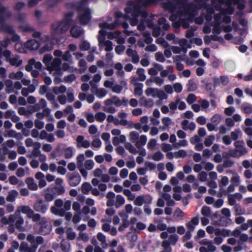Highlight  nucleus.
Returning a JSON list of instances; mask_svg holds the SVG:
<instances>
[{"label": "nucleus", "mask_w": 252, "mask_h": 252, "mask_svg": "<svg viewBox=\"0 0 252 252\" xmlns=\"http://www.w3.org/2000/svg\"><path fill=\"white\" fill-rule=\"evenodd\" d=\"M19 56H15V57L10 58L7 61L11 65L19 66L22 63V60H19Z\"/></svg>", "instance_id": "4be33fe9"}, {"label": "nucleus", "mask_w": 252, "mask_h": 252, "mask_svg": "<svg viewBox=\"0 0 252 252\" xmlns=\"http://www.w3.org/2000/svg\"><path fill=\"white\" fill-rule=\"evenodd\" d=\"M92 92L94 93L99 98H102L107 94L106 90L104 88L97 89L96 86L92 87Z\"/></svg>", "instance_id": "f3484780"}, {"label": "nucleus", "mask_w": 252, "mask_h": 252, "mask_svg": "<svg viewBox=\"0 0 252 252\" xmlns=\"http://www.w3.org/2000/svg\"><path fill=\"white\" fill-rule=\"evenodd\" d=\"M92 189L91 185L88 182H85L81 186V190L84 194H88Z\"/></svg>", "instance_id": "bb28decb"}, {"label": "nucleus", "mask_w": 252, "mask_h": 252, "mask_svg": "<svg viewBox=\"0 0 252 252\" xmlns=\"http://www.w3.org/2000/svg\"><path fill=\"white\" fill-rule=\"evenodd\" d=\"M188 90L189 92L194 91L197 89L195 83L191 80H189L187 84Z\"/></svg>", "instance_id": "4d7b16f0"}, {"label": "nucleus", "mask_w": 252, "mask_h": 252, "mask_svg": "<svg viewBox=\"0 0 252 252\" xmlns=\"http://www.w3.org/2000/svg\"><path fill=\"white\" fill-rule=\"evenodd\" d=\"M67 238L68 240H73L76 237V234L74 232L72 231V228H68L66 230Z\"/></svg>", "instance_id": "603ef678"}, {"label": "nucleus", "mask_w": 252, "mask_h": 252, "mask_svg": "<svg viewBox=\"0 0 252 252\" xmlns=\"http://www.w3.org/2000/svg\"><path fill=\"white\" fill-rule=\"evenodd\" d=\"M163 155L160 151H158L153 155L152 159L155 161H159L163 159Z\"/></svg>", "instance_id": "ea45409f"}, {"label": "nucleus", "mask_w": 252, "mask_h": 252, "mask_svg": "<svg viewBox=\"0 0 252 252\" xmlns=\"http://www.w3.org/2000/svg\"><path fill=\"white\" fill-rule=\"evenodd\" d=\"M178 3L184 7V12L189 15L192 16L197 11L195 4L192 2H187L185 0H179Z\"/></svg>", "instance_id": "39448f33"}, {"label": "nucleus", "mask_w": 252, "mask_h": 252, "mask_svg": "<svg viewBox=\"0 0 252 252\" xmlns=\"http://www.w3.org/2000/svg\"><path fill=\"white\" fill-rule=\"evenodd\" d=\"M147 137L145 135H142L140 137L139 140L136 141L135 146L138 149H140L141 147L144 146L147 142Z\"/></svg>", "instance_id": "5701e85b"}, {"label": "nucleus", "mask_w": 252, "mask_h": 252, "mask_svg": "<svg viewBox=\"0 0 252 252\" xmlns=\"http://www.w3.org/2000/svg\"><path fill=\"white\" fill-rule=\"evenodd\" d=\"M51 212L55 215L63 217V208L55 207H51Z\"/></svg>", "instance_id": "c756f323"}, {"label": "nucleus", "mask_w": 252, "mask_h": 252, "mask_svg": "<svg viewBox=\"0 0 252 252\" xmlns=\"http://www.w3.org/2000/svg\"><path fill=\"white\" fill-rule=\"evenodd\" d=\"M48 207V204L42 199H38L33 205V208L36 212H40L42 214L45 213Z\"/></svg>", "instance_id": "0eeeda50"}, {"label": "nucleus", "mask_w": 252, "mask_h": 252, "mask_svg": "<svg viewBox=\"0 0 252 252\" xmlns=\"http://www.w3.org/2000/svg\"><path fill=\"white\" fill-rule=\"evenodd\" d=\"M156 95L160 99H164L167 98V94L161 90L156 89Z\"/></svg>", "instance_id": "a19ab883"}, {"label": "nucleus", "mask_w": 252, "mask_h": 252, "mask_svg": "<svg viewBox=\"0 0 252 252\" xmlns=\"http://www.w3.org/2000/svg\"><path fill=\"white\" fill-rule=\"evenodd\" d=\"M230 231L228 229H216L215 235L217 236H219L220 235L222 236L223 237H226L230 235Z\"/></svg>", "instance_id": "393cba45"}, {"label": "nucleus", "mask_w": 252, "mask_h": 252, "mask_svg": "<svg viewBox=\"0 0 252 252\" xmlns=\"http://www.w3.org/2000/svg\"><path fill=\"white\" fill-rule=\"evenodd\" d=\"M24 220L22 217H18V218L16 220V222H15L16 228L20 231H23L24 229V227H23V224H24Z\"/></svg>", "instance_id": "b1692460"}, {"label": "nucleus", "mask_w": 252, "mask_h": 252, "mask_svg": "<svg viewBox=\"0 0 252 252\" xmlns=\"http://www.w3.org/2000/svg\"><path fill=\"white\" fill-rule=\"evenodd\" d=\"M73 155V150L71 147L67 148L64 149V156L65 158H69L72 157Z\"/></svg>", "instance_id": "5fc2aeb1"}, {"label": "nucleus", "mask_w": 252, "mask_h": 252, "mask_svg": "<svg viewBox=\"0 0 252 252\" xmlns=\"http://www.w3.org/2000/svg\"><path fill=\"white\" fill-rule=\"evenodd\" d=\"M125 202L124 197L121 195H117L116 196V201L115 203V206L117 208L120 207L121 206L123 205Z\"/></svg>", "instance_id": "2f4dec72"}, {"label": "nucleus", "mask_w": 252, "mask_h": 252, "mask_svg": "<svg viewBox=\"0 0 252 252\" xmlns=\"http://www.w3.org/2000/svg\"><path fill=\"white\" fill-rule=\"evenodd\" d=\"M47 191L52 192L56 197L57 195L63 193V187L62 186H50L47 189Z\"/></svg>", "instance_id": "ddd939ff"}, {"label": "nucleus", "mask_w": 252, "mask_h": 252, "mask_svg": "<svg viewBox=\"0 0 252 252\" xmlns=\"http://www.w3.org/2000/svg\"><path fill=\"white\" fill-rule=\"evenodd\" d=\"M53 48V45L50 42L46 43L44 46H43L39 50L40 54H43L46 51H49L52 50Z\"/></svg>", "instance_id": "7c9ffc66"}, {"label": "nucleus", "mask_w": 252, "mask_h": 252, "mask_svg": "<svg viewBox=\"0 0 252 252\" xmlns=\"http://www.w3.org/2000/svg\"><path fill=\"white\" fill-rule=\"evenodd\" d=\"M76 159L78 167H82V166H83V161L85 160V157L84 154H79L77 156Z\"/></svg>", "instance_id": "c03bdc74"}, {"label": "nucleus", "mask_w": 252, "mask_h": 252, "mask_svg": "<svg viewBox=\"0 0 252 252\" xmlns=\"http://www.w3.org/2000/svg\"><path fill=\"white\" fill-rule=\"evenodd\" d=\"M215 139V137L213 135L208 136L205 139L204 144L207 147L210 146L213 142V140Z\"/></svg>", "instance_id": "09e8293b"}, {"label": "nucleus", "mask_w": 252, "mask_h": 252, "mask_svg": "<svg viewBox=\"0 0 252 252\" xmlns=\"http://www.w3.org/2000/svg\"><path fill=\"white\" fill-rule=\"evenodd\" d=\"M78 65L81 68L80 72H84L87 69V63L83 59L80 60L78 63Z\"/></svg>", "instance_id": "6e6d98bb"}, {"label": "nucleus", "mask_w": 252, "mask_h": 252, "mask_svg": "<svg viewBox=\"0 0 252 252\" xmlns=\"http://www.w3.org/2000/svg\"><path fill=\"white\" fill-rule=\"evenodd\" d=\"M162 246L163 248V252H171L172 251L170 244L168 241H163L162 243Z\"/></svg>", "instance_id": "58836bf2"}, {"label": "nucleus", "mask_w": 252, "mask_h": 252, "mask_svg": "<svg viewBox=\"0 0 252 252\" xmlns=\"http://www.w3.org/2000/svg\"><path fill=\"white\" fill-rule=\"evenodd\" d=\"M87 0H80L76 2H71L70 6L72 9L76 10L79 13L85 11L87 8Z\"/></svg>", "instance_id": "1a4fd4ad"}, {"label": "nucleus", "mask_w": 252, "mask_h": 252, "mask_svg": "<svg viewBox=\"0 0 252 252\" xmlns=\"http://www.w3.org/2000/svg\"><path fill=\"white\" fill-rule=\"evenodd\" d=\"M40 227L39 229V233L46 235L49 234L52 230L51 224L46 220L45 218H42L40 222Z\"/></svg>", "instance_id": "423d86ee"}, {"label": "nucleus", "mask_w": 252, "mask_h": 252, "mask_svg": "<svg viewBox=\"0 0 252 252\" xmlns=\"http://www.w3.org/2000/svg\"><path fill=\"white\" fill-rule=\"evenodd\" d=\"M53 38L58 42L63 37V21H58L53 23L51 27Z\"/></svg>", "instance_id": "7ed1b4c3"}, {"label": "nucleus", "mask_w": 252, "mask_h": 252, "mask_svg": "<svg viewBox=\"0 0 252 252\" xmlns=\"http://www.w3.org/2000/svg\"><path fill=\"white\" fill-rule=\"evenodd\" d=\"M201 214L205 217H209L211 215V210L210 207L207 206H204L201 209Z\"/></svg>", "instance_id": "37998d69"}, {"label": "nucleus", "mask_w": 252, "mask_h": 252, "mask_svg": "<svg viewBox=\"0 0 252 252\" xmlns=\"http://www.w3.org/2000/svg\"><path fill=\"white\" fill-rule=\"evenodd\" d=\"M141 6L139 4H135L132 1H128L127 6L125 8V12L128 14H131L133 19L130 22V25L135 26L138 23L137 17L141 13Z\"/></svg>", "instance_id": "f03ea898"}, {"label": "nucleus", "mask_w": 252, "mask_h": 252, "mask_svg": "<svg viewBox=\"0 0 252 252\" xmlns=\"http://www.w3.org/2000/svg\"><path fill=\"white\" fill-rule=\"evenodd\" d=\"M11 15V12L0 2V22H5Z\"/></svg>", "instance_id": "9d476101"}, {"label": "nucleus", "mask_w": 252, "mask_h": 252, "mask_svg": "<svg viewBox=\"0 0 252 252\" xmlns=\"http://www.w3.org/2000/svg\"><path fill=\"white\" fill-rule=\"evenodd\" d=\"M241 107L244 113L246 114H251L252 113V104L244 103L242 104Z\"/></svg>", "instance_id": "cd10ccee"}, {"label": "nucleus", "mask_w": 252, "mask_h": 252, "mask_svg": "<svg viewBox=\"0 0 252 252\" xmlns=\"http://www.w3.org/2000/svg\"><path fill=\"white\" fill-rule=\"evenodd\" d=\"M1 26L0 27V31H2L5 33H9L11 34V33H14V32L15 30L13 29V28L12 26L7 25L5 23V22H0Z\"/></svg>", "instance_id": "2eb2a0df"}, {"label": "nucleus", "mask_w": 252, "mask_h": 252, "mask_svg": "<svg viewBox=\"0 0 252 252\" xmlns=\"http://www.w3.org/2000/svg\"><path fill=\"white\" fill-rule=\"evenodd\" d=\"M90 47V43L87 41H83L79 45V48L81 51H86L89 49Z\"/></svg>", "instance_id": "79ce46f5"}, {"label": "nucleus", "mask_w": 252, "mask_h": 252, "mask_svg": "<svg viewBox=\"0 0 252 252\" xmlns=\"http://www.w3.org/2000/svg\"><path fill=\"white\" fill-rule=\"evenodd\" d=\"M84 166L86 169L91 170L94 166V162L92 159H88L85 161Z\"/></svg>", "instance_id": "8fccbe9b"}, {"label": "nucleus", "mask_w": 252, "mask_h": 252, "mask_svg": "<svg viewBox=\"0 0 252 252\" xmlns=\"http://www.w3.org/2000/svg\"><path fill=\"white\" fill-rule=\"evenodd\" d=\"M125 216L126 217L122 220V224L118 227V230L120 232H123L129 226V221L127 220V216L126 215Z\"/></svg>", "instance_id": "c85d7f7f"}, {"label": "nucleus", "mask_w": 252, "mask_h": 252, "mask_svg": "<svg viewBox=\"0 0 252 252\" xmlns=\"http://www.w3.org/2000/svg\"><path fill=\"white\" fill-rule=\"evenodd\" d=\"M187 156V152L184 150H180L178 152L175 153V157L176 158H184Z\"/></svg>", "instance_id": "052dcab7"}, {"label": "nucleus", "mask_w": 252, "mask_h": 252, "mask_svg": "<svg viewBox=\"0 0 252 252\" xmlns=\"http://www.w3.org/2000/svg\"><path fill=\"white\" fill-rule=\"evenodd\" d=\"M178 240V236L177 234H172L170 235L169 237V241L168 242L170 243V244L172 245H175Z\"/></svg>", "instance_id": "864d4df0"}, {"label": "nucleus", "mask_w": 252, "mask_h": 252, "mask_svg": "<svg viewBox=\"0 0 252 252\" xmlns=\"http://www.w3.org/2000/svg\"><path fill=\"white\" fill-rule=\"evenodd\" d=\"M156 60L159 62L163 63L165 61L163 54L161 52H157L155 54Z\"/></svg>", "instance_id": "680f3d73"}, {"label": "nucleus", "mask_w": 252, "mask_h": 252, "mask_svg": "<svg viewBox=\"0 0 252 252\" xmlns=\"http://www.w3.org/2000/svg\"><path fill=\"white\" fill-rule=\"evenodd\" d=\"M220 22L215 23L214 25L213 32V33L219 34L221 32V28L220 26Z\"/></svg>", "instance_id": "de8ad7c7"}, {"label": "nucleus", "mask_w": 252, "mask_h": 252, "mask_svg": "<svg viewBox=\"0 0 252 252\" xmlns=\"http://www.w3.org/2000/svg\"><path fill=\"white\" fill-rule=\"evenodd\" d=\"M105 46V51L106 52H110L113 49V43L110 40H106L104 42V43L102 45V46Z\"/></svg>", "instance_id": "a18cd8bd"}, {"label": "nucleus", "mask_w": 252, "mask_h": 252, "mask_svg": "<svg viewBox=\"0 0 252 252\" xmlns=\"http://www.w3.org/2000/svg\"><path fill=\"white\" fill-rule=\"evenodd\" d=\"M231 222V220L230 218H227L224 216L220 217L219 220L217 221V223L219 225L222 226H227Z\"/></svg>", "instance_id": "aec40b11"}, {"label": "nucleus", "mask_w": 252, "mask_h": 252, "mask_svg": "<svg viewBox=\"0 0 252 252\" xmlns=\"http://www.w3.org/2000/svg\"><path fill=\"white\" fill-rule=\"evenodd\" d=\"M76 79V76L74 74H71L64 77V82L71 83Z\"/></svg>", "instance_id": "338daca9"}, {"label": "nucleus", "mask_w": 252, "mask_h": 252, "mask_svg": "<svg viewBox=\"0 0 252 252\" xmlns=\"http://www.w3.org/2000/svg\"><path fill=\"white\" fill-rule=\"evenodd\" d=\"M241 133V131L239 129H236L235 131L231 132V138L234 141H236L238 138L239 134Z\"/></svg>", "instance_id": "0e129e2a"}, {"label": "nucleus", "mask_w": 252, "mask_h": 252, "mask_svg": "<svg viewBox=\"0 0 252 252\" xmlns=\"http://www.w3.org/2000/svg\"><path fill=\"white\" fill-rule=\"evenodd\" d=\"M74 100V94L72 92H68L67 93V97H66L64 95V104L65 103L66 100L71 103L73 102Z\"/></svg>", "instance_id": "49530a36"}, {"label": "nucleus", "mask_w": 252, "mask_h": 252, "mask_svg": "<svg viewBox=\"0 0 252 252\" xmlns=\"http://www.w3.org/2000/svg\"><path fill=\"white\" fill-rule=\"evenodd\" d=\"M145 94L147 96L152 95L155 97L156 96V89L148 88L145 91Z\"/></svg>", "instance_id": "bf43d9fd"}, {"label": "nucleus", "mask_w": 252, "mask_h": 252, "mask_svg": "<svg viewBox=\"0 0 252 252\" xmlns=\"http://www.w3.org/2000/svg\"><path fill=\"white\" fill-rule=\"evenodd\" d=\"M163 7L166 10H168L170 11H173L175 9L176 7V5L175 3L171 1H168L167 2L163 3Z\"/></svg>", "instance_id": "a878e982"}, {"label": "nucleus", "mask_w": 252, "mask_h": 252, "mask_svg": "<svg viewBox=\"0 0 252 252\" xmlns=\"http://www.w3.org/2000/svg\"><path fill=\"white\" fill-rule=\"evenodd\" d=\"M196 97L195 94H190L188 95L187 98V102L189 104H191L196 100Z\"/></svg>", "instance_id": "774afa93"}, {"label": "nucleus", "mask_w": 252, "mask_h": 252, "mask_svg": "<svg viewBox=\"0 0 252 252\" xmlns=\"http://www.w3.org/2000/svg\"><path fill=\"white\" fill-rule=\"evenodd\" d=\"M143 36L144 37V42L146 44H149L152 42L153 39L149 32L145 33Z\"/></svg>", "instance_id": "13d9d810"}, {"label": "nucleus", "mask_w": 252, "mask_h": 252, "mask_svg": "<svg viewBox=\"0 0 252 252\" xmlns=\"http://www.w3.org/2000/svg\"><path fill=\"white\" fill-rule=\"evenodd\" d=\"M53 56L50 54H46L44 55L42 62L46 66L47 69L52 71L55 70L54 75L55 78L54 82L55 83H59L61 82V64L62 61L60 58H55L52 61Z\"/></svg>", "instance_id": "f257e3e1"}, {"label": "nucleus", "mask_w": 252, "mask_h": 252, "mask_svg": "<svg viewBox=\"0 0 252 252\" xmlns=\"http://www.w3.org/2000/svg\"><path fill=\"white\" fill-rule=\"evenodd\" d=\"M145 70L142 68H138L136 73L138 76V80L141 81H144L146 79V75H145Z\"/></svg>", "instance_id": "473e14b6"}, {"label": "nucleus", "mask_w": 252, "mask_h": 252, "mask_svg": "<svg viewBox=\"0 0 252 252\" xmlns=\"http://www.w3.org/2000/svg\"><path fill=\"white\" fill-rule=\"evenodd\" d=\"M125 147L130 153L132 154H136L138 153L136 149L130 143H126L125 144Z\"/></svg>", "instance_id": "e433bc0d"}, {"label": "nucleus", "mask_w": 252, "mask_h": 252, "mask_svg": "<svg viewBox=\"0 0 252 252\" xmlns=\"http://www.w3.org/2000/svg\"><path fill=\"white\" fill-rule=\"evenodd\" d=\"M220 120L221 117L219 114H215L211 119V122L215 125H218L220 122Z\"/></svg>", "instance_id": "3c124183"}, {"label": "nucleus", "mask_w": 252, "mask_h": 252, "mask_svg": "<svg viewBox=\"0 0 252 252\" xmlns=\"http://www.w3.org/2000/svg\"><path fill=\"white\" fill-rule=\"evenodd\" d=\"M26 47L30 50H37L40 46L39 43L35 39H31L27 41Z\"/></svg>", "instance_id": "f8f14e48"}, {"label": "nucleus", "mask_w": 252, "mask_h": 252, "mask_svg": "<svg viewBox=\"0 0 252 252\" xmlns=\"http://www.w3.org/2000/svg\"><path fill=\"white\" fill-rule=\"evenodd\" d=\"M18 195V192L16 190H12L8 192V195L6 197V200L9 202H14L16 197Z\"/></svg>", "instance_id": "412c9836"}, {"label": "nucleus", "mask_w": 252, "mask_h": 252, "mask_svg": "<svg viewBox=\"0 0 252 252\" xmlns=\"http://www.w3.org/2000/svg\"><path fill=\"white\" fill-rule=\"evenodd\" d=\"M243 142L240 141H236V142H235L234 144L235 147L236 148L239 149L238 150L239 152L240 153L239 156H242L247 152V151L246 150V148H244L243 145Z\"/></svg>", "instance_id": "6ab92c4d"}, {"label": "nucleus", "mask_w": 252, "mask_h": 252, "mask_svg": "<svg viewBox=\"0 0 252 252\" xmlns=\"http://www.w3.org/2000/svg\"><path fill=\"white\" fill-rule=\"evenodd\" d=\"M106 115L103 112H97L95 115V118L97 122H102L106 118Z\"/></svg>", "instance_id": "4c0bfd02"}, {"label": "nucleus", "mask_w": 252, "mask_h": 252, "mask_svg": "<svg viewBox=\"0 0 252 252\" xmlns=\"http://www.w3.org/2000/svg\"><path fill=\"white\" fill-rule=\"evenodd\" d=\"M25 183L27 185L28 188L32 190H36L38 189V186L34 182V179L32 177H28L25 180Z\"/></svg>", "instance_id": "4468645a"}, {"label": "nucleus", "mask_w": 252, "mask_h": 252, "mask_svg": "<svg viewBox=\"0 0 252 252\" xmlns=\"http://www.w3.org/2000/svg\"><path fill=\"white\" fill-rule=\"evenodd\" d=\"M70 32L72 37L77 38L82 34V29L79 27L74 26L71 28Z\"/></svg>", "instance_id": "a211bd4d"}, {"label": "nucleus", "mask_w": 252, "mask_h": 252, "mask_svg": "<svg viewBox=\"0 0 252 252\" xmlns=\"http://www.w3.org/2000/svg\"><path fill=\"white\" fill-rule=\"evenodd\" d=\"M143 199L144 198L143 197H142V195H139L137 196L134 201V205L138 206H142L144 203Z\"/></svg>", "instance_id": "e2e57ef3"}, {"label": "nucleus", "mask_w": 252, "mask_h": 252, "mask_svg": "<svg viewBox=\"0 0 252 252\" xmlns=\"http://www.w3.org/2000/svg\"><path fill=\"white\" fill-rule=\"evenodd\" d=\"M174 63H176V68L178 71H182L184 69V65L180 63L181 61H184L181 55H177L173 57Z\"/></svg>", "instance_id": "dca6fc26"}, {"label": "nucleus", "mask_w": 252, "mask_h": 252, "mask_svg": "<svg viewBox=\"0 0 252 252\" xmlns=\"http://www.w3.org/2000/svg\"><path fill=\"white\" fill-rule=\"evenodd\" d=\"M143 85L142 83L137 84V85L135 86L134 90V94L139 96L141 95L143 93Z\"/></svg>", "instance_id": "72a5a7b5"}, {"label": "nucleus", "mask_w": 252, "mask_h": 252, "mask_svg": "<svg viewBox=\"0 0 252 252\" xmlns=\"http://www.w3.org/2000/svg\"><path fill=\"white\" fill-rule=\"evenodd\" d=\"M78 19L81 25H87L90 23L92 19V12L90 8L87 7L85 11L79 13Z\"/></svg>", "instance_id": "20e7f679"}, {"label": "nucleus", "mask_w": 252, "mask_h": 252, "mask_svg": "<svg viewBox=\"0 0 252 252\" xmlns=\"http://www.w3.org/2000/svg\"><path fill=\"white\" fill-rule=\"evenodd\" d=\"M161 33V29L159 27L157 26L153 28L152 35L155 37L159 36Z\"/></svg>", "instance_id": "69168bd1"}, {"label": "nucleus", "mask_w": 252, "mask_h": 252, "mask_svg": "<svg viewBox=\"0 0 252 252\" xmlns=\"http://www.w3.org/2000/svg\"><path fill=\"white\" fill-rule=\"evenodd\" d=\"M139 135L138 132L135 131H132L130 132L129 137L130 140L132 142H136L138 140Z\"/></svg>", "instance_id": "c9c22d12"}, {"label": "nucleus", "mask_w": 252, "mask_h": 252, "mask_svg": "<svg viewBox=\"0 0 252 252\" xmlns=\"http://www.w3.org/2000/svg\"><path fill=\"white\" fill-rule=\"evenodd\" d=\"M66 177L68 178V182L70 186L75 187L78 185L80 181L81 177L77 172H74L71 174H67Z\"/></svg>", "instance_id": "6e6552de"}, {"label": "nucleus", "mask_w": 252, "mask_h": 252, "mask_svg": "<svg viewBox=\"0 0 252 252\" xmlns=\"http://www.w3.org/2000/svg\"><path fill=\"white\" fill-rule=\"evenodd\" d=\"M39 105H40L42 108L45 107L47 105L46 100L44 98H41L38 104H35L34 106H33V108L34 109V110H33V112L39 110V108L38 107Z\"/></svg>", "instance_id": "f704fd0d"}, {"label": "nucleus", "mask_w": 252, "mask_h": 252, "mask_svg": "<svg viewBox=\"0 0 252 252\" xmlns=\"http://www.w3.org/2000/svg\"><path fill=\"white\" fill-rule=\"evenodd\" d=\"M37 248V245L33 244L32 247H29L28 244L26 242H22L19 247L20 252H36Z\"/></svg>", "instance_id": "9b49d317"}]
</instances>
